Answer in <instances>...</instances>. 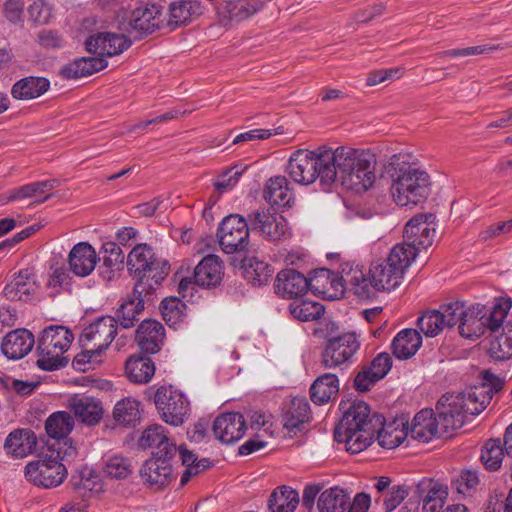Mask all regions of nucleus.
Masks as SVG:
<instances>
[{"label":"nucleus","mask_w":512,"mask_h":512,"mask_svg":"<svg viewBox=\"0 0 512 512\" xmlns=\"http://www.w3.org/2000/svg\"><path fill=\"white\" fill-rule=\"evenodd\" d=\"M454 396V393H446L436 404V413L432 409H423L413 418L412 423L406 427L408 436L412 439L427 443L439 438L450 430L461 428L466 415H478L481 413L486 401L481 389L472 391L467 400Z\"/></svg>","instance_id":"obj_1"},{"label":"nucleus","mask_w":512,"mask_h":512,"mask_svg":"<svg viewBox=\"0 0 512 512\" xmlns=\"http://www.w3.org/2000/svg\"><path fill=\"white\" fill-rule=\"evenodd\" d=\"M404 153L390 157L386 171L391 178L390 191L399 206H416L426 201L431 192L430 176Z\"/></svg>","instance_id":"obj_2"},{"label":"nucleus","mask_w":512,"mask_h":512,"mask_svg":"<svg viewBox=\"0 0 512 512\" xmlns=\"http://www.w3.org/2000/svg\"><path fill=\"white\" fill-rule=\"evenodd\" d=\"M383 423L384 417L378 413L371 414L367 403L353 402L335 427L334 438L345 443L348 452L360 453L371 445Z\"/></svg>","instance_id":"obj_3"},{"label":"nucleus","mask_w":512,"mask_h":512,"mask_svg":"<svg viewBox=\"0 0 512 512\" xmlns=\"http://www.w3.org/2000/svg\"><path fill=\"white\" fill-rule=\"evenodd\" d=\"M376 156L369 150L338 147L332 150V170L347 189L367 191L375 182Z\"/></svg>","instance_id":"obj_4"},{"label":"nucleus","mask_w":512,"mask_h":512,"mask_svg":"<svg viewBox=\"0 0 512 512\" xmlns=\"http://www.w3.org/2000/svg\"><path fill=\"white\" fill-rule=\"evenodd\" d=\"M286 172L294 182L301 185L312 184L317 179L322 185H331L335 175L332 170V149H298L291 154Z\"/></svg>","instance_id":"obj_5"},{"label":"nucleus","mask_w":512,"mask_h":512,"mask_svg":"<svg viewBox=\"0 0 512 512\" xmlns=\"http://www.w3.org/2000/svg\"><path fill=\"white\" fill-rule=\"evenodd\" d=\"M73 335L64 326L52 325L43 330L37 344V366L44 371H53L66 366L69 359L63 354L69 349Z\"/></svg>","instance_id":"obj_6"},{"label":"nucleus","mask_w":512,"mask_h":512,"mask_svg":"<svg viewBox=\"0 0 512 512\" xmlns=\"http://www.w3.org/2000/svg\"><path fill=\"white\" fill-rule=\"evenodd\" d=\"M508 310L506 304H495L489 309L480 305L466 307L459 333L467 339H478L486 332L495 331L496 326L507 317Z\"/></svg>","instance_id":"obj_7"},{"label":"nucleus","mask_w":512,"mask_h":512,"mask_svg":"<svg viewBox=\"0 0 512 512\" xmlns=\"http://www.w3.org/2000/svg\"><path fill=\"white\" fill-rule=\"evenodd\" d=\"M127 267L138 279L137 282L152 283L153 291L168 275L170 269L168 262L158 259L147 244H138L131 250L127 258Z\"/></svg>","instance_id":"obj_8"},{"label":"nucleus","mask_w":512,"mask_h":512,"mask_svg":"<svg viewBox=\"0 0 512 512\" xmlns=\"http://www.w3.org/2000/svg\"><path fill=\"white\" fill-rule=\"evenodd\" d=\"M250 230L248 217L239 214L226 216L217 230L221 249L228 254L245 251L249 245Z\"/></svg>","instance_id":"obj_9"},{"label":"nucleus","mask_w":512,"mask_h":512,"mask_svg":"<svg viewBox=\"0 0 512 512\" xmlns=\"http://www.w3.org/2000/svg\"><path fill=\"white\" fill-rule=\"evenodd\" d=\"M154 403L167 424L180 426L188 418L189 402L182 392L172 386H160L155 393Z\"/></svg>","instance_id":"obj_10"},{"label":"nucleus","mask_w":512,"mask_h":512,"mask_svg":"<svg viewBox=\"0 0 512 512\" xmlns=\"http://www.w3.org/2000/svg\"><path fill=\"white\" fill-rule=\"evenodd\" d=\"M248 221L253 232L260 233L270 242H281L289 239L291 231L287 220L270 208H259L248 214Z\"/></svg>","instance_id":"obj_11"},{"label":"nucleus","mask_w":512,"mask_h":512,"mask_svg":"<svg viewBox=\"0 0 512 512\" xmlns=\"http://www.w3.org/2000/svg\"><path fill=\"white\" fill-rule=\"evenodd\" d=\"M360 347V342L353 332L332 337L326 341L321 355V365L326 369H342Z\"/></svg>","instance_id":"obj_12"},{"label":"nucleus","mask_w":512,"mask_h":512,"mask_svg":"<svg viewBox=\"0 0 512 512\" xmlns=\"http://www.w3.org/2000/svg\"><path fill=\"white\" fill-rule=\"evenodd\" d=\"M66 476V466L53 459V455L42 460L30 462L25 467L26 479L38 487H57L64 481Z\"/></svg>","instance_id":"obj_13"},{"label":"nucleus","mask_w":512,"mask_h":512,"mask_svg":"<svg viewBox=\"0 0 512 512\" xmlns=\"http://www.w3.org/2000/svg\"><path fill=\"white\" fill-rule=\"evenodd\" d=\"M153 293V284L146 282H137L131 294L127 295L120 307L116 311L117 325L124 329H129L138 321V316L144 310V304L151 300Z\"/></svg>","instance_id":"obj_14"},{"label":"nucleus","mask_w":512,"mask_h":512,"mask_svg":"<svg viewBox=\"0 0 512 512\" xmlns=\"http://www.w3.org/2000/svg\"><path fill=\"white\" fill-rule=\"evenodd\" d=\"M117 334V320L112 316H102L83 329L79 343L99 352L106 350Z\"/></svg>","instance_id":"obj_15"},{"label":"nucleus","mask_w":512,"mask_h":512,"mask_svg":"<svg viewBox=\"0 0 512 512\" xmlns=\"http://www.w3.org/2000/svg\"><path fill=\"white\" fill-rule=\"evenodd\" d=\"M141 449H151L152 457L175 459L178 446L170 439L166 428L160 424H152L142 432L138 439Z\"/></svg>","instance_id":"obj_16"},{"label":"nucleus","mask_w":512,"mask_h":512,"mask_svg":"<svg viewBox=\"0 0 512 512\" xmlns=\"http://www.w3.org/2000/svg\"><path fill=\"white\" fill-rule=\"evenodd\" d=\"M173 461L163 457L147 459L139 471L143 484L156 491L168 486L173 479Z\"/></svg>","instance_id":"obj_17"},{"label":"nucleus","mask_w":512,"mask_h":512,"mask_svg":"<svg viewBox=\"0 0 512 512\" xmlns=\"http://www.w3.org/2000/svg\"><path fill=\"white\" fill-rule=\"evenodd\" d=\"M341 267L345 290L350 289L360 299H371L380 292L377 286L372 282L370 270L368 274H366L362 267L349 261L341 263Z\"/></svg>","instance_id":"obj_18"},{"label":"nucleus","mask_w":512,"mask_h":512,"mask_svg":"<svg viewBox=\"0 0 512 512\" xmlns=\"http://www.w3.org/2000/svg\"><path fill=\"white\" fill-rule=\"evenodd\" d=\"M339 276L329 269L314 270L308 277L309 289L315 295H321L326 299H338L345 291V282L342 280V267Z\"/></svg>","instance_id":"obj_19"},{"label":"nucleus","mask_w":512,"mask_h":512,"mask_svg":"<svg viewBox=\"0 0 512 512\" xmlns=\"http://www.w3.org/2000/svg\"><path fill=\"white\" fill-rule=\"evenodd\" d=\"M131 46V41L124 35L101 32L87 38L85 41L86 50L89 53L98 55L97 58L112 57L122 53Z\"/></svg>","instance_id":"obj_20"},{"label":"nucleus","mask_w":512,"mask_h":512,"mask_svg":"<svg viewBox=\"0 0 512 512\" xmlns=\"http://www.w3.org/2000/svg\"><path fill=\"white\" fill-rule=\"evenodd\" d=\"M39 287L37 276L33 270L23 269L6 284L3 295L10 301L27 302L37 294Z\"/></svg>","instance_id":"obj_21"},{"label":"nucleus","mask_w":512,"mask_h":512,"mask_svg":"<svg viewBox=\"0 0 512 512\" xmlns=\"http://www.w3.org/2000/svg\"><path fill=\"white\" fill-rule=\"evenodd\" d=\"M166 16L160 5L147 4L132 12L130 25L140 34L147 35L165 27Z\"/></svg>","instance_id":"obj_22"},{"label":"nucleus","mask_w":512,"mask_h":512,"mask_svg":"<svg viewBox=\"0 0 512 512\" xmlns=\"http://www.w3.org/2000/svg\"><path fill=\"white\" fill-rule=\"evenodd\" d=\"M274 289L275 293L283 298L301 297L310 290L308 277L295 269H283L276 275Z\"/></svg>","instance_id":"obj_23"},{"label":"nucleus","mask_w":512,"mask_h":512,"mask_svg":"<svg viewBox=\"0 0 512 512\" xmlns=\"http://www.w3.org/2000/svg\"><path fill=\"white\" fill-rule=\"evenodd\" d=\"M213 432L222 443H234L240 440L246 432L245 419L242 414L237 412L221 414L214 420Z\"/></svg>","instance_id":"obj_24"},{"label":"nucleus","mask_w":512,"mask_h":512,"mask_svg":"<svg viewBox=\"0 0 512 512\" xmlns=\"http://www.w3.org/2000/svg\"><path fill=\"white\" fill-rule=\"evenodd\" d=\"M135 339L142 352L155 354L164 343V326L154 319H146L137 328Z\"/></svg>","instance_id":"obj_25"},{"label":"nucleus","mask_w":512,"mask_h":512,"mask_svg":"<svg viewBox=\"0 0 512 512\" xmlns=\"http://www.w3.org/2000/svg\"><path fill=\"white\" fill-rule=\"evenodd\" d=\"M34 336L27 329H16L9 332L2 340L1 351L11 360L25 357L34 346Z\"/></svg>","instance_id":"obj_26"},{"label":"nucleus","mask_w":512,"mask_h":512,"mask_svg":"<svg viewBox=\"0 0 512 512\" xmlns=\"http://www.w3.org/2000/svg\"><path fill=\"white\" fill-rule=\"evenodd\" d=\"M488 353L498 361L512 358V322H500L495 331H489Z\"/></svg>","instance_id":"obj_27"},{"label":"nucleus","mask_w":512,"mask_h":512,"mask_svg":"<svg viewBox=\"0 0 512 512\" xmlns=\"http://www.w3.org/2000/svg\"><path fill=\"white\" fill-rule=\"evenodd\" d=\"M97 261L98 257L95 249L87 242L76 244L68 256L70 270L80 277L90 275Z\"/></svg>","instance_id":"obj_28"},{"label":"nucleus","mask_w":512,"mask_h":512,"mask_svg":"<svg viewBox=\"0 0 512 512\" xmlns=\"http://www.w3.org/2000/svg\"><path fill=\"white\" fill-rule=\"evenodd\" d=\"M223 278V266L216 255H207L194 269V279L198 286L210 288L219 285Z\"/></svg>","instance_id":"obj_29"},{"label":"nucleus","mask_w":512,"mask_h":512,"mask_svg":"<svg viewBox=\"0 0 512 512\" xmlns=\"http://www.w3.org/2000/svg\"><path fill=\"white\" fill-rule=\"evenodd\" d=\"M310 418V406L307 399L294 397L284 410V427L289 433L297 435L298 432L303 430L304 424L309 422Z\"/></svg>","instance_id":"obj_30"},{"label":"nucleus","mask_w":512,"mask_h":512,"mask_svg":"<svg viewBox=\"0 0 512 512\" xmlns=\"http://www.w3.org/2000/svg\"><path fill=\"white\" fill-rule=\"evenodd\" d=\"M404 273L401 269L391 266L386 259L382 262L372 263L370 266V276L372 282L380 291H392L396 289L403 278Z\"/></svg>","instance_id":"obj_31"},{"label":"nucleus","mask_w":512,"mask_h":512,"mask_svg":"<svg viewBox=\"0 0 512 512\" xmlns=\"http://www.w3.org/2000/svg\"><path fill=\"white\" fill-rule=\"evenodd\" d=\"M432 217V214H417L412 217L405 225L403 235L404 242L409 246L414 247L417 237L427 230L422 244H424V249L430 247L433 244L435 237V228L431 227L428 222V219Z\"/></svg>","instance_id":"obj_32"},{"label":"nucleus","mask_w":512,"mask_h":512,"mask_svg":"<svg viewBox=\"0 0 512 512\" xmlns=\"http://www.w3.org/2000/svg\"><path fill=\"white\" fill-rule=\"evenodd\" d=\"M108 65L106 59L81 57L64 65L59 75L64 79H77L101 71Z\"/></svg>","instance_id":"obj_33"},{"label":"nucleus","mask_w":512,"mask_h":512,"mask_svg":"<svg viewBox=\"0 0 512 512\" xmlns=\"http://www.w3.org/2000/svg\"><path fill=\"white\" fill-rule=\"evenodd\" d=\"M202 13L201 6L194 0L175 1L169 5L168 18L165 19V26L175 29L192 21L193 18Z\"/></svg>","instance_id":"obj_34"},{"label":"nucleus","mask_w":512,"mask_h":512,"mask_svg":"<svg viewBox=\"0 0 512 512\" xmlns=\"http://www.w3.org/2000/svg\"><path fill=\"white\" fill-rule=\"evenodd\" d=\"M69 406L74 415L87 425L99 423L103 415L101 403L93 397L75 396L70 400Z\"/></svg>","instance_id":"obj_35"},{"label":"nucleus","mask_w":512,"mask_h":512,"mask_svg":"<svg viewBox=\"0 0 512 512\" xmlns=\"http://www.w3.org/2000/svg\"><path fill=\"white\" fill-rule=\"evenodd\" d=\"M50 81L45 77L28 76L18 80L11 88V95L17 100H30L48 91Z\"/></svg>","instance_id":"obj_36"},{"label":"nucleus","mask_w":512,"mask_h":512,"mask_svg":"<svg viewBox=\"0 0 512 512\" xmlns=\"http://www.w3.org/2000/svg\"><path fill=\"white\" fill-rule=\"evenodd\" d=\"M36 447V437L33 432L26 429L12 431L6 438L4 449L7 454L16 458H23L32 453Z\"/></svg>","instance_id":"obj_37"},{"label":"nucleus","mask_w":512,"mask_h":512,"mask_svg":"<svg viewBox=\"0 0 512 512\" xmlns=\"http://www.w3.org/2000/svg\"><path fill=\"white\" fill-rule=\"evenodd\" d=\"M263 198L271 206H290L293 194L289 189V182L285 176L271 177L265 186Z\"/></svg>","instance_id":"obj_38"},{"label":"nucleus","mask_w":512,"mask_h":512,"mask_svg":"<svg viewBox=\"0 0 512 512\" xmlns=\"http://www.w3.org/2000/svg\"><path fill=\"white\" fill-rule=\"evenodd\" d=\"M421 344L422 337L417 330L404 329L393 339V354L401 360L409 359L418 351Z\"/></svg>","instance_id":"obj_39"},{"label":"nucleus","mask_w":512,"mask_h":512,"mask_svg":"<svg viewBox=\"0 0 512 512\" xmlns=\"http://www.w3.org/2000/svg\"><path fill=\"white\" fill-rule=\"evenodd\" d=\"M155 373L154 362L147 356L132 355L125 364L127 378L136 384L148 383Z\"/></svg>","instance_id":"obj_40"},{"label":"nucleus","mask_w":512,"mask_h":512,"mask_svg":"<svg viewBox=\"0 0 512 512\" xmlns=\"http://www.w3.org/2000/svg\"><path fill=\"white\" fill-rule=\"evenodd\" d=\"M350 504L349 494L342 488L335 486L323 491L317 501L319 512H345Z\"/></svg>","instance_id":"obj_41"},{"label":"nucleus","mask_w":512,"mask_h":512,"mask_svg":"<svg viewBox=\"0 0 512 512\" xmlns=\"http://www.w3.org/2000/svg\"><path fill=\"white\" fill-rule=\"evenodd\" d=\"M339 391V380L336 374L325 373L319 376L311 385V400L318 405L328 402Z\"/></svg>","instance_id":"obj_42"},{"label":"nucleus","mask_w":512,"mask_h":512,"mask_svg":"<svg viewBox=\"0 0 512 512\" xmlns=\"http://www.w3.org/2000/svg\"><path fill=\"white\" fill-rule=\"evenodd\" d=\"M70 485L83 499H88L93 493L102 491L100 477L88 468L83 469L76 475H72Z\"/></svg>","instance_id":"obj_43"},{"label":"nucleus","mask_w":512,"mask_h":512,"mask_svg":"<svg viewBox=\"0 0 512 512\" xmlns=\"http://www.w3.org/2000/svg\"><path fill=\"white\" fill-rule=\"evenodd\" d=\"M299 503L296 490L282 486L273 491L268 500L270 512H293Z\"/></svg>","instance_id":"obj_44"},{"label":"nucleus","mask_w":512,"mask_h":512,"mask_svg":"<svg viewBox=\"0 0 512 512\" xmlns=\"http://www.w3.org/2000/svg\"><path fill=\"white\" fill-rule=\"evenodd\" d=\"M74 427L73 417L65 411L55 412L45 424L47 434L55 440L65 439Z\"/></svg>","instance_id":"obj_45"},{"label":"nucleus","mask_w":512,"mask_h":512,"mask_svg":"<svg viewBox=\"0 0 512 512\" xmlns=\"http://www.w3.org/2000/svg\"><path fill=\"white\" fill-rule=\"evenodd\" d=\"M274 274V268L256 257L249 259L244 266V276L253 285H266Z\"/></svg>","instance_id":"obj_46"},{"label":"nucleus","mask_w":512,"mask_h":512,"mask_svg":"<svg viewBox=\"0 0 512 512\" xmlns=\"http://www.w3.org/2000/svg\"><path fill=\"white\" fill-rule=\"evenodd\" d=\"M504 453L501 440L490 439L485 443L480 459L487 470L497 471L501 467Z\"/></svg>","instance_id":"obj_47"},{"label":"nucleus","mask_w":512,"mask_h":512,"mask_svg":"<svg viewBox=\"0 0 512 512\" xmlns=\"http://www.w3.org/2000/svg\"><path fill=\"white\" fill-rule=\"evenodd\" d=\"M289 311L295 319L307 322L320 319L324 314L325 308L319 302L304 300L300 303L290 304Z\"/></svg>","instance_id":"obj_48"},{"label":"nucleus","mask_w":512,"mask_h":512,"mask_svg":"<svg viewBox=\"0 0 512 512\" xmlns=\"http://www.w3.org/2000/svg\"><path fill=\"white\" fill-rule=\"evenodd\" d=\"M113 417L118 424L130 425L139 419V402L132 398L118 401L113 410Z\"/></svg>","instance_id":"obj_49"},{"label":"nucleus","mask_w":512,"mask_h":512,"mask_svg":"<svg viewBox=\"0 0 512 512\" xmlns=\"http://www.w3.org/2000/svg\"><path fill=\"white\" fill-rule=\"evenodd\" d=\"M417 256V249L411 247L405 242L396 244L390 251L387 261L391 266L401 269L405 273L406 269L411 265Z\"/></svg>","instance_id":"obj_50"},{"label":"nucleus","mask_w":512,"mask_h":512,"mask_svg":"<svg viewBox=\"0 0 512 512\" xmlns=\"http://www.w3.org/2000/svg\"><path fill=\"white\" fill-rule=\"evenodd\" d=\"M484 380H485V382L480 384L479 386L470 387L464 392H459L456 394L454 393V396H460V397H463V398H461V400H463L464 398L467 400L468 395L472 394V391H474L476 389L483 390L484 396L487 399L484 402V404L482 405L483 406V408L481 409V412H482L486 408V406L488 405L490 400L492 399L493 394L502 390V388L504 386L503 380L494 376L492 373H489L488 371H486L484 373Z\"/></svg>","instance_id":"obj_51"},{"label":"nucleus","mask_w":512,"mask_h":512,"mask_svg":"<svg viewBox=\"0 0 512 512\" xmlns=\"http://www.w3.org/2000/svg\"><path fill=\"white\" fill-rule=\"evenodd\" d=\"M399 425L395 423L385 426V422L379 431H376L378 444L387 449H393L399 446L403 440L408 436L407 429H398Z\"/></svg>","instance_id":"obj_52"},{"label":"nucleus","mask_w":512,"mask_h":512,"mask_svg":"<svg viewBox=\"0 0 512 512\" xmlns=\"http://www.w3.org/2000/svg\"><path fill=\"white\" fill-rule=\"evenodd\" d=\"M417 325L426 336H437L445 328L442 312L440 310L425 312L418 319Z\"/></svg>","instance_id":"obj_53"},{"label":"nucleus","mask_w":512,"mask_h":512,"mask_svg":"<svg viewBox=\"0 0 512 512\" xmlns=\"http://www.w3.org/2000/svg\"><path fill=\"white\" fill-rule=\"evenodd\" d=\"M104 473L112 479H126L132 473L131 462L120 455L111 456L105 463Z\"/></svg>","instance_id":"obj_54"},{"label":"nucleus","mask_w":512,"mask_h":512,"mask_svg":"<svg viewBox=\"0 0 512 512\" xmlns=\"http://www.w3.org/2000/svg\"><path fill=\"white\" fill-rule=\"evenodd\" d=\"M185 304L177 297L165 298L160 305L161 314L165 322L174 325L183 316Z\"/></svg>","instance_id":"obj_55"},{"label":"nucleus","mask_w":512,"mask_h":512,"mask_svg":"<svg viewBox=\"0 0 512 512\" xmlns=\"http://www.w3.org/2000/svg\"><path fill=\"white\" fill-rule=\"evenodd\" d=\"M262 7L258 0L239 1L231 4L229 8V17L231 20L240 22L254 15Z\"/></svg>","instance_id":"obj_56"},{"label":"nucleus","mask_w":512,"mask_h":512,"mask_svg":"<svg viewBox=\"0 0 512 512\" xmlns=\"http://www.w3.org/2000/svg\"><path fill=\"white\" fill-rule=\"evenodd\" d=\"M466 310V305L463 302L456 301L441 306V312L444 319L445 327H453L458 325L460 330V322Z\"/></svg>","instance_id":"obj_57"},{"label":"nucleus","mask_w":512,"mask_h":512,"mask_svg":"<svg viewBox=\"0 0 512 512\" xmlns=\"http://www.w3.org/2000/svg\"><path fill=\"white\" fill-rule=\"evenodd\" d=\"M479 484V477L474 470H463L453 482L459 494L472 495Z\"/></svg>","instance_id":"obj_58"},{"label":"nucleus","mask_w":512,"mask_h":512,"mask_svg":"<svg viewBox=\"0 0 512 512\" xmlns=\"http://www.w3.org/2000/svg\"><path fill=\"white\" fill-rule=\"evenodd\" d=\"M102 249L104 252L103 263L106 267L113 269L124 264L125 255L117 243L106 242Z\"/></svg>","instance_id":"obj_59"},{"label":"nucleus","mask_w":512,"mask_h":512,"mask_svg":"<svg viewBox=\"0 0 512 512\" xmlns=\"http://www.w3.org/2000/svg\"><path fill=\"white\" fill-rule=\"evenodd\" d=\"M82 351L73 359V367L77 370L85 371L86 365L90 363H98L101 352L96 349H90L85 343H80Z\"/></svg>","instance_id":"obj_60"},{"label":"nucleus","mask_w":512,"mask_h":512,"mask_svg":"<svg viewBox=\"0 0 512 512\" xmlns=\"http://www.w3.org/2000/svg\"><path fill=\"white\" fill-rule=\"evenodd\" d=\"M53 447L51 455H53V459H56L61 463L62 461L74 458L77 454L75 446L67 437L65 439L56 440Z\"/></svg>","instance_id":"obj_61"},{"label":"nucleus","mask_w":512,"mask_h":512,"mask_svg":"<svg viewBox=\"0 0 512 512\" xmlns=\"http://www.w3.org/2000/svg\"><path fill=\"white\" fill-rule=\"evenodd\" d=\"M408 494V488L406 486H393L385 496V510L387 512L393 511L408 496Z\"/></svg>","instance_id":"obj_62"},{"label":"nucleus","mask_w":512,"mask_h":512,"mask_svg":"<svg viewBox=\"0 0 512 512\" xmlns=\"http://www.w3.org/2000/svg\"><path fill=\"white\" fill-rule=\"evenodd\" d=\"M241 175L242 171L237 170L235 168H231L225 171L223 174L219 176L217 181L214 183L215 189L219 193L226 192L227 190L233 188L237 184Z\"/></svg>","instance_id":"obj_63"},{"label":"nucleus","mask_w":512,"mask_h":512,"mask_svg":"<svg viewBox=\"0 0 512 512\" xmlns=\"http://www.w3.org/2000/svg\"><path fill=\"white\" fill-rule=\"evenodd\" d=\"M377 381L374 372L368 367L364 366L361 371L357 373L354 379V387L361 392L368 391Z\"/></svg>","instance_id":"obj_64"}]
</instances>
